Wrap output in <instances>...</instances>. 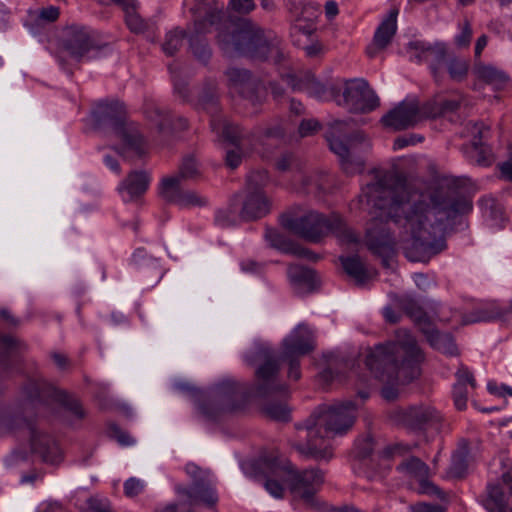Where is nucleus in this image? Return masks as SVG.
<instances>
[{"mask_svg":"<svg viewBox=\"0 0 512 512\" xmlns=\"http://www.w3.org/2000/svg\"><path fill=\"white\" fill-rule=\"evenodd\" d=\"M292 255L297 256L299 258H305L311 262H317L321 259V256L312 250L305 248L295 242L293 249L291 251Z\"/></svg>","mask_w":512,"mask_h":512,"instance_id":"55","label":"nucleus"},{"mask_svg":"<svg viewBox=\"0 0 512 512\" xmlns=\"http://www.w3.org/2000/svg\"><path fill=\"white\" fill-rule=\"evenodd\" d=\"M229 6L239 14H247L255 7L253 0H230Z\"/></svg>","mask_w":512,"mask_h":512,"instance_id":"56","label":"nucleus"},{"mask_svg":"<svg viewBox=\"0 0 512 512\" xmlns=\"http://www.w3.org/2000/svg\"><path fill=\"white\" fill-rule=\"evenodd\" d=\"M176 491L182 497L180 505L194 506L203 504L212 508L218 501L209 483L203 479L193 481L189 488L178 486Z\"/></svg>","mask_w":512,"mask_h":512,"instance_id":"21","label":"nucleus"},{"mask_svg":"<svg viewBox=\"0 0 512 512\" xmlns=\"http://www.w3.org/2000/svg\"><path fill=\"white\" fill-rule=\"evenodd\" d=\"M419 491L423 494L435 496L440 500H446V494L438 486L429 481L426 477L419 480Z\"/></svg>","mask_w":512,"mask_h":512,"instance_id":"51","label":"nucleus"},{"mask_svg":"<svg viewBox=\"0 0 512 512\" xmlns=\"http://www.w3.org/2000/svg\"><path fill=\"white\" fill-rule=\"evenodd\" d=\"M339 261L345 273L352 278L357 285H364L371 279V271L365 266L358 255L340 256Z\"/></svg>","mask_w":512,"mask_h":512,"instance_id":"32","label":"nucleus"},{"mask_svg":"<svg viewBox=\"0 0 512 512\" xmlns=\"http://www.w3.org/2000/svg\"><path fill=\"white\" fill-rule=\"evenodd\" d=\"M196 110H202L218 119L221 112L219 86L215 79L207 78L200 85L196 100L192 102Z\"/></svg>","mask_w":512,"mask_h":512,"instance_id":"23","label":"nucleus"},{"mask_svg":"<svg viewBox=\"0 0 512 512\" xmlns=\"http://www.w3.org/2000/svg\"><path fill=\"white\" fill-rule=\"evenodd\" d=\"M268 183L269 176L267 171H253L246 177L245 194L266 195L264 188Z\"/></svg>","mask_w":512,"mask_h":512,"instance_id":"37","label":"nucleus"},{"mask_svg":"<svg viewBox=\"0 0 512 512\" xmlns=\"http://www.w3.org/2000/svg\"><path fill=\"white\" fill-rule=\"evenodd\" d=\"M425 353L417 340L407 332H399L397 340L369 348L365 365L380 382L407 384L420 377Z\"/></svg>","mask_w":512,"mask_h":512,"instance_id":"4","label":"nucleus"},{"mask_svg":"<svg viewBox=\"0 0 512 512\" xmlns=\"http://www.w3.org/2000/svg\"><path fill=\"white\" fill-rule=\"evenodd\" d=\"M199 175L200 173L197 168L195 159L191 156H187L183 159L181 165L179 166L177 174L171 176L170 178H176L177 184H181L182 181L196 179Z\"/></svg>","mask_w":512,"mask_h":512,"instance_id":"43","label":"nucleus"},{"mask_svg":"<svg viewBox=\"0 0 512 512\" xmlns=\"http://www.w3.org/2000/svg\"><path fill=\"white\" fill-rule=\"evenodd\" d=\"M251 473L257 476H263L265 480V488L275 497H283L284 488L280 481L285 480L286 476L290 477L292 472V464L288 460L280 459L277 456H262L250 463Z\"/></svg>","mask_w":512,"mask_h":512,"instance_id":"12","label":"nucleus"},{"mask_svg":"<svg viewBox=\"0 0 512 512\" xmlns=\"http://www.w3.org/2000/svg\"><path fill=\"white\" fill-rule=\"evenodd\" d=\"M449 77L456 82L463 81L468 74L469 63L464 59L457 57H450L445 64Z\"/></svg>","mask_w":512,"mask_h":512,"instance_id":"42","label":"nucleus"},{"mask_svg":"<svg viewBox=\"0 0 512 512\" xmlns=\"http://www.w3.org/2000/svg\"><path fill=\"white\" fill-rule=\"evenodd\" d=\"M253 131L256 133V136H263L267 139H283L286 135V131L280 122L266 128L258 127Z\"/></svg>","mask_w":512,"mask_h":512,"instance_id":"49","label":"nucleus"},{"mask_svg":"<svg viewBox=\"0 0 512 512\" xmlns=\"http://www.w3.org/2000/svg\"><path fill=\"white\" fill-rule=\"evenodd\" d=\"M294 161V155L291 153H285L281 155L275 162V167L281 172L288 171Z\"/></svg>","mask_w":512,"mask_h":512,"instance_id":"62","label":"nucleus"},{"mask_svg":"<svg viewBox=\"0 0 512 512\" xmlns=\"http://www.w3.org/2000/svg\"><path fill=\"white\" fill-rule=\"evenodd\" d=\"M305 90L311 94L320 96L325 92V87L320 82H318L314 75L310 72L308 73V83Z\"/></svg>","mask_w":512,"mask_h":512,"instance_id":"59","label":"nucleus"},{"mask_svg":"<svg viewBox=\"0 0 512 512\" xmlns=\"http://www.w3.org/2000/svg\"><path fill=\"white\" fill-rule=\"evenodd\" d=\"M321 129V124L315 119H303L298 127V134L301 138L314 135Z\"/></svg>","mask_w":512,"mask_h":512,"instance_id":"52","label":"nucleus"},{"mask_svg":"<svg viewBox=\"0 0 512 512\" xmlns=\"http://www.w3.org/2000/svg\"><path fill=\"white\" fill-rule=\"evenodd\" d=\"M93 116L96 127L111 126L116 136L121 138L138 156L141 157L146 153L144 138L134 125L127 124V113L122 103L118 101L100 103L93 112Z\"/></svg>","mask_w":512,"mask_h":512,"instance_id":"8","label":"nucleus"},{"mask_svg":"<svg viewBox=\"0 0 512 512\" xmlns=\"http://www.w3.org/2000/svg\"><path fill=\"white\" fill-rule=\"evenodd\" d=\"M270 209L267 195L245 194L239 216L244 221H255L266 216Z\"/></svg>","mask_w":512,"mask_h":512,"instance_id":"26","label":"nucleus"},{"mask_svg":"<svg viewBox=\"0 0 512 512\" xmlns=\"http://www.w3.org/2000/svg\"><path fill=\"white\" fill-rule=\"evenodd\" d=\"M229 86L251 105L257 106L264 102L266 90L258 77L250 70L232 67L226 70Z\"/></svg>","mask_w":512,"mask_h":512,"instance_id":"14","label":"nucleus"},{"mask_svg":"<svg viewBox=\"0 0 512 512\" xmlns=\"http://www.w3.org/2000/svg\"><path fill=\"white\" fill-rule=\"evenodd\" d=\"M270 354L278 361V363L280 364V360H283V361H287L288 362V365H289V370H288V377L297 381L300 379L301 377V371H300V361H299V358L300 356H294V357H283V353L281 354V357L280 359L277 358L272 352L271 350H269L268 348H266Z\"/></svg>","mask_w":512,"mask_h":512,"instance_id":"50","label":"nucleus"},{"mask_svg":"<svg viewBox=\"0 0 512 512\" xmlns=\"http://www.w3.org/2000/svg\"><path fill=\"white\" fill-rule=\"evenodd\" d=\"M412 512H443V508L439 505L417 503L412 506Z\"/></svg>","mask_w":512,"mask_h":512,"instance_id":"64","label":"nucleus"},{"mask_svg":"<svg viewBox=\"0 0 512 512\" xmlns=\"http://www.w3.org/2000/svg\"><path fill=\"white\" fill-rule=\"evenodd\" d=\"M24 390L32 403L37 402L45 406L57 403L72 412L77 418L84 417V411L78 399L68 391L60 389L46 380H30Z\"/></svg>","mask_w":512,"mask_h":512,"instance_id":"9","label":"nucleus"},{"mask_svg":"<svg viewBox=\"0 0 512 512\" xmlns=\"http://www.w3.org/2000/svg\"><path fill=\"white\" fill-rule=\"evenodd\" d=\"M500 172V179L512 182V154L509 152V157L506 161L497 164Z\"/></svg>","mask_w":512,"mask_h":512,"instance_id":"57","label":"nucleus"},{"mask_svg":"<svg viewBox=\"0 0 512 512\" xmlns=\"http://www.w3.org/2000/svg\"><path fill=\"white\" fill-rule=\"evenodd\" d=\"M467 469L466 455L463 452H458L453 455L452 464L448 470V475L453 478L463 477Z\"/></svg>","mask_w":512,"mask_h":512,"instance_id":"47","label":"nucleus"},{"mask_svg":"<svg viewBox=\"0 0 512 512\" xmlns=\"http://www.w3.org/2000/svg\"><path fill=\"white\" fill-rule=\"evenodd\" d=\"M61 47L78 61L91 49L96 48L99 50L102 48L95 44L94 40L84 28L77 26H71L65 30V34L61 40Z\"/></svg>","mask_w":512,"mask_h":512,"instance_id":"20","label":"nucleus"},{"mask_svg":"<svg viewBox=\"0 0 512 512\" xmlns=\"http://www.w3.org/2000/svg\"><path fill=\"white\" fill-rule=\"evenodd\" d=\"M265 238L267 241H269L272 247L287 254L291 253L295 244L294 241L286 238L283 234L274 228L266 229Z\"/></svg>","mask_w":512,"mask_h":512,"instance_id":"41","label":"nucleus"},{"mask_svg":"<svg viewBox=\"0 0 512 512\" xmlns=\"http://www.w3.org/2000/svg\"><path fill=\"white\" fill-rule=\"evenodd\" d=\"M390 418L395 424L413 431L425 430L441 421L438 411L424 404L395 409L390 413Z\"/></svg>","mask_w":512,"mask_h":512,"instance_id":"15","label":"nucleus"},{"mask_svg":"<svg viewBox=\"0 0 512 512\" xmlns=\"http://www.w3.org/2000/svg\"><path fill=\"white\" fill-rule=\"evenodd\" d=\"M207 19L211 25H216L217 44L225 55H238L260 62L272 61L276 65L285 60L280 40L251 19L226 18L223 6L213 8Z\"/></svg>","mask_w":512,"mask_h":512,"instance_id":"3","label":"nucleus"},{"mask_svg":"<svg viewBox=\"0 0 512 512\" xmlns=\"http://www.w3.org/2000/svg\"><path fill=\"white\" fill-rule=\"evenodd\" d=\"M399 468L417 477L419 480L427 476L428 466L418 457H410L403 461Z\"/></svg>","mask_w":512,"mask_h":512,"instance_id":"45","label":"nucleus"},{"mask_svg":"<svg viewBox=\"0 0 512 512\" xmlns=\"http://www.w3.org/2000/svg\"><path fill=\"white\" fill-rule=\"evenodd\" d=\"M186 37V31L183 29L175 28L174 30L169 31L162 43L163 52L168 56L175 55L182 46L183 40Z\"/></svg>","mask_w":512,"mask_h":512,"instance_id":"40","label":"nucleus"},{"mask_svg":"<svg viewBox=\"0 0 512 512\" xmlns=\"http://www.w3.org/2000/svg\"><path fill=\"white\" fill-rule=\"evenodd\" d=\"M471 388L476 387V381L468 368L461 366L456 372V383L453 386L454 404L458 410H464L467 403V385Z\"/></svg>","mask_w":512,"mask_h":512,"instance_id":"31","label":"nucleus"},{"mask_svg":"<svg viewBox=\"0 0 512 512\" xmlns=\"http://www.w3.org/2000/svg\"><path fill=\"white\" fill-rule=\"evenodd\" d=\"M8 426L14 430L27 429L30 434L31 450L40 455L45 463L57 465L62 461V452L57 442L48 434L36 428V420L22 413L9 418Z\"/></svg>","mask_w":512,"mask_h":512,"instance_id":"10","label":"nucleus"},{"mask_svg":"<svg viewBox=\"0 0 512 512\" xmlns=\"http://www.w3.org/2000/svg\"><path fill=\"white\" fill-rule=\"evenodd\" d=\"M88 507L85 512H114L109 505L96 498L88 500Z\"/></svg>","mask_w":512,"mask_h":512,"instance_id":"61","label":"nucleus"},{"mask_svg":"<svg viewBox=\"0 0 512 512\" xmlns=\"http://www.w3.org/2000/svg\"><path fill=\"white\" fill-rule=\"evenodd\" d=\"M280 223L285 229L312 243H319L329 233L334 234L342 242L358 241L357 236L338 214L326 216L317 211H309L297 218L283 214Z\"/></svg>","mask_w":512,"mask_h":512,"instance_id":"6","label":"nucleus"},{"mask_svg":"<svg viewBox=\"0 0 512 512\" xmlns=\"http://www.w3.org/2000/svg\"><path fill=\"white\" fill-rule=\"evenodd\" d=\"M472 38V29L468 21H465L462 32L455 39L457 46L468 47Z\"/></svg>","mask_w":512,"mask_h":512,"instance_id":"58","label":"nucleus"},{"mask_svg":"<svg viewBox=\"0 0 512 512\" xmlns=\"http://www.w3.org/2000/svg\"><path fill=\"white\" fill-rule=\"evenodd\" d=\"M423 334L427 342L435 350L448 356H458L459 349L455 343L454 337L450 333H441L434 324L425 329Z\"/></svg>","mask_w":512,"mask_h":512,"instance_id":"29","label":"nucleus"},{"mask_svg":"<svg viewBox=\"0 0 512 512\" xmlns=\"http://www.w3.org/2000/svg\"><path fill=\"white\" fill-rule=\"evenodd\" d=\"M265 417L278 422H289L291 419L290 409L283 402H268L262 409Z\"/></svg>","mask_w":512,"mask_h":512,"instance_id":"39","label":"nucleus"},{"mask_svg":"<svg viewBox=\"0 0 512 512\" xmlns=\"http://www.w3.org/2000/svg\"><path fill=\"white\" fill-rule=\"evenodd\" d=\"M25 345L11 335L0 336V369L9 371L16 367Z\"/></svg>","mask_w":512,"mask_h":512,"instance_id":"27","label":"nucleus"},{"mask_svg":"<svg viewBox=\"0 0 512 512\" xmlns=\"http://www.w3.org/2000/svg\"><path fill=\"white\" fill-rule=\"evenodd\" d=\"M288 277L293 284L306 287L308 292L316 290L319 285L316 271L304 266L290 265Z\"/></svg>","mask_w":512,"mask_h":512,"instance_id":"34","label":"nucleus"},{"mask_svg":"<svg viewBox=\"0 0 512 512\" xmlns=\"http://www.w3.org/2000/svg\"><path fill=\"white\" fill-rule=\"evenodd\" d=\"M358 409V403L352 400L317 406L303 424L297 426L298 430L305 431L306 442L295 443L293 448L307 458L330 460L333 452L329 445H323L324 439L346 434L356 422Z\"/></svg>","mask_w":512,"mask_h":512,"instance_id":"5","label":"nucleus"},{"mask_svg":"<svg viewBox=\"0 0 512 512\" xmlns=\"http://www.w3.org/2000/svg\"><path fill=\"white\" fill-rule=\"evenodd\" d=\"M422 139V137H417L414 134H411L410 136H400L395 139L394 148L402 149L406 146L413 145L416 142L422 141Z\"/></svg>","mask_w":512,"mask_h":512,"instance_id":"63","label":"nucleus"},{"mask_svg":"<svg viewBox=\"0 0 512 512\" xmlns=\"http://www.w3.org/2000/svg\"><path fill=\"white\" fill-rule=\"evenodd\" d=\"M473 72L480 81L498 90L503 89L510 80L509 76L503 70L492 65H486L481 61L475 62Z\"/></svg>","mask_w":512,"mask_h":512,"instance_id":"30","label":"nucleus"},{"mask_svg":"<svg viewBox=\"0 0 512 512\" xmlns=\"http://www.w3.org/2000/svg\"><path fill=\"white\" fill-rule=\"evenodd\" d=\"M257 356L263 363L255 371V380L251 388L224 380L215 385L207 395L197 398L198 410L206 420L215 421L224 413L241 409L250 397L288 395L287 385L278 380V361L267 349H259Z\"/></svg>","mask_w":512,"mask_h":512,"instance_id":"2","label":"nucleus"},{"mask_svg":"<svg viewBox=\"0 0 512 512\" xmlns=\"http://www.w3.org/2000/svg\"><path fill=\"white\" fill-rule=\"evenodd\" d=\"M460 107V101L456 99L440 98L431 100L424 104V114L426 118H436L457 111Z\"/></svg>","mask_w":512,"mask_h":512,"instance_id":"36","label":"nucleus"},{"mask_svg":"<svg viewBox=\"0 0 512 512\" xmlns=\"http://www.w3.org/2000/svg\"><path fill=\"white\" fill-rule=\"evenodd\" d=\"M211 128L230 147L254 146L256 133L244 129L228 119H211Z\"/></svg>","mask_w":512,"mask_h":512,"instance_id":"17","label":"nucleus"},{"mask_svg":"<svg viewBox=\"0 0 512 512\" xmlns=\"http://www.w3.org/2000/svg\"><path fill=\"white\" fill-rule=\"evenodd\" d=\"M150 177L146 171H132L120 185V191H126L131 200L141 197L148 189Z\"/></svg>","mask_w":512,"mask_h":512,"instance_id":"33","label":"nucleus"},{"mask_svg":"<svg viewBox=\"0 0 512 512\" xmlns=\"http://www.w3.org/2000/svg\"><path fill=\"white\" fill-rule=\"evenodd\" d=\"M123 10L125 12L126 23L132 32L139 33L146 29L145 21L136 12L135 3L124 6Z\"/></svg>","mask_w":512,"mask_h":512,"instance_id":"46","label":"nucleus"},{"mask_svg":"<svg viewBox=\"0 0 512 512\" xmlns=\"http://www.w3.org/2000/svg\"><path fill=\"white\" fill-rule=\"evenodd\" d=\"M395 305L419 327L423 333L433 322L420 304L410 296L395 297Z\"/></svg>","mask_w":512,"mask_h":512,"instance_id":"28","label":"nucleus"},{"mask_svg":"<svg viewBox=\"0 0 512 512\" xmlns=\"http://www.w3.org/2000/svg\"><path fill=\"white\" fill-rule=\"evenodd\" d=\"M308 73L310 71H306L299 75L287 73L282 75V79L294 90L302 91L306 89L308 83Z\"/></svg>","mask_w":512,"mask_h":512,"instance_id":"48","label":"nucleus"},{"mask_svg":"<svg viewBox=\"0 0 512 512\" xmlns=\"http://www.w3.org/2000/svg\"><path fill=\"white\" fill-rule=\"evenodd\" d=\"M160 195L168 203L180 206H203L206 200L198 196L194 191L183 190L177 184L176 178H163L160 186Z\"/></svg>","mask_w":512,"mask_h":512,"instance_id":"22","label":"nucleus"},{"mask_svg":"<svg viewBox=\"0 0 512 512\" xmlns=\"http://www.w3.org/2000/svg\"><path fill=\"white\" fill-rule=\"evenodd\" d=\"M338 105L346 106L350 113H368L379 106V99L363 80L346 82L342 95L334 93Z\"/></svg>","mask_w":512,"mask_h":512,"instance_id":"13","label":"nucleus"},{"mask_svg":"<svg viewBox=\"0 0 512 512\" xmlns=\"http://www.w3.org/2000/svg\"><path fill=\"white\" fill-rule=\"evenodd\" d=\"M283 357L305 356L315 349L314 336L305 324L298 325L282 342Z\"/></svg>","mask_w":512,"mask_h":512,"instance_id":"19","label":"nucleus"},{"mask_svg":"<svg viewBox=\"0 0 512 512\" xmlns=\"http://www.w3.org/2000/svg\"><path fill=\"white\" fill-rule=\"evenodd\" d=\"M484 506L490 512H506L503 486L500 484L489 486L488 497L484 502Z\"/></svg>","mask_w":512,"mask_h":512,"instance_id":"38","label":"nucleus"},{"mask_svg":"<svg viewBox=\"0 0 512 512\" xmlns=\"http://www.w3.org/2000/svg\"><path fill=\"white\" fill-rule=\"evenodd\" d=\"M406 182L403 173L385 171L359 196L361 203L380 211L366 229V245L386 268L394 254V241L386 228L377 229L378 221L391 220L407 229L411 240L405 247L406 256L423 261L446 247V235L472 210L471 200L459 191L456 179L440 183L413 204L408 202Z\"/></svg>","mask_w":512,"mask_h":512,"instance_id":"1","label":"nucleus"},{"mask_svg":"<svg viewBox=\"0 0 512 512\" xmlns=\"http://www.w3.org/2000/svg\"><path fill=\"white\" fill-rule=\"evenodd\" d=\"M397 9H392L388 16L380 24L374 35V45L379 49H384L391 41L396 32Z\"/></svg>","mask_w":512,"mask_h":512,"instance_id":"35","label":"nucleus"},{"mask_svg":"<svg viewBox=\"0 0 512 512\" xmlns=\"http://www.w3.org/2000/svg\"><path fill=\"white\" fill-rule=\"evenodd\" d=\"M211 10L212 9L205 13L204 19L195 21L194 30L188 37L189 49L192 55L197 61L204 65H206L212 57V49L205 37V34L208 32V26H212L207 19V14Z\"/></svg>","mask_w":512,"mask_h":512,"instance_id":"24","label":"nucleus"},{"mask_svg":"<svg viewBox=\"0 0 512 512\" xmlns=\"http://www.w3.org/2000/svg\"><path fill=\"white\" fill-rule=\"evenodd\" d=\"M363 118H348L346 120H334L329 123V131L326 138L331 151L340 158L343 171L348 175L361 173L364 169V161L360 158H352L350 148L353 145L362 143L366 136L363 131L354 129L363 124Z\"/></svg>","mask_w":512,"mask_h":512,"instance_id":"7","label":"nucleus"},{"mask_svg":"<svg viewBox=\"0 0 512 512\" xmlns=\"http://www.w3.org/2000/svg\"><path fill=\"white\" fill-rule=\"evenodd\" d=\"M174 90L179 95V97L182 98V100L184 102H186V103L193 102V97H192L191 90L189 88V84L185 79L177 77L174 80Z\"/></svg>","mask_w":512,"mask_h":512,"instance_id":"53","label":"nucleus"},{"mask_svg":"<svg viewBox=\"0 0 512 512\" xmlns=\"http://www.w3.org/2000/svg\"><path fill=\"white\" fill-rule=\"evenodd\" d=\"M425 119L424 104L420 106L418 101L411 100L402 101L389 110L381 118V123L393 131H403L415 127Z\"/></svg>","mask_w":512,"mask_h":512,"instance_id":"16","label":"nucleus"},{"mask_svg":"<svg viewBox=\"0 0 512 512\" xmlns=\"http://www.w3.org/2000/svg\"><path fill=\"white\" fill-rule=\"evenodd\" d=\"M410 47L418 51L419 61L429 63L433 77L439 83L444 77V66L448 61V52L444 43L425 46L422 42L411 43Z\"/></svg>","mask_w":512,"mask_h":512,"instance_id":"18","label":"nucleus"},{"mask_svg":"<svg viewBox=\"0 0 512 512\" xmlns=\"http://www.w3.org/2000/svg\"><path fill=\"white\" fill-rule=\"evenodd\" d=\"M147 118L156 124L161 134H172L188 128V120L182 116H174L171 111L157 106L148 107L145 111Z\"/></svg>","mask_w":512,"mask_h":512,"instance_id":"25","label":"nucleus"},{"mask_svg":"<svg viewBox=\"0 0 512 512\" xmlns=\"http://www.w3.org/2000/svg\"><path fill=\"white\" fill-rule=\"evenodd\" d=\"M254 146L226 148L225 164L230 169H236L253 151Z\"/></svg>","mask_w":512,"mask_h":512,"instance_id":"44","label":"nucleus"},{"mask_svg":"<svg viewBox=\"0 0 512 512\" xmlns=\"http://www.w3.org/2000/svg\"><path fill=\"white\" fill-rule=\"evenodd\" d=\"M286 6L290 13L296 14L298 17L302 16L308 8H314L313 5H302L298 0H285Z\"/></svg>","mask_w":512,"mask_h":512,"instance_id":"60","label":"nucleus"},{"mask_svg":"<svg viewBox=\"0 0 512 512\" xmlns=\"http://www.w3.org/2000/svg\"><path fill=\"white\" fill-rule=\"evenodd\" d=\"M288 481L294 499L302 501L307 508L315 510L321 508L316 493L324 483V472L322 470L312 468L299 472L292 466Z\"/></svg>","mask_w":512,"mask_h":512,"instance_id":"11","label":"nucleus"},{"mask_svg":"<svg viewBox=\"0 0 512 512\" xmlns=\"http://www.w3.org/2000/svg\"><path fill=\"white\" fill-rule=\"evenodd\" d=\"M357 457L365 459L369 457L374 449V439L372 436L367 435L364 439L360 440L357 444Z\"/></svg>","mask_w":512,"mask_h":512,"instance_id":"54","label":"nucleus"}]
</instances>
